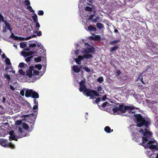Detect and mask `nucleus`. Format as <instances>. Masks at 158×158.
Here are the masks:
<instances>
[{
  "mask_svg": "<svg viewBox=\"0 0 158 158\" xmlns=\"http://www.w3.org/2000/svg\"><path fill=\"white\" fill-rule=\"evenodd\" d=\"M149 151L148 150H147L145 152V153L149 157H150V158H158V153H156V155L155 157H154L153 156H151L153 155V154L154 153L153 152L155 151V150Z\"/></svg>",
  "mask_w": 158,
  "mask_h": 158,
  "instance_id": "12",
  "label": "nucleus"
},
{
  "mask_svg": "<svg viewBox=\"0 0 158 158\" xmlns=\"http://www.w3.org/2000/svg\"><path fill=\"white\" fill-rule=\"evenodd\" d=\"M118 48L117 46H115L110 48V52H111L114 51L116 50Z\"/></svg>",
  "mask_w": 158,
  "mask_h": 158,
  "instance_id": "30",
  "label": "nucleus"
},
{
  "mask_svg": "<svg viewBox=\"0 0 158 158\" xmlns=\"http://www.w3.org/2000/svg\"><path fill=\"white\" fill-rule=\"evenodd\" d=\"M22 121L20 120H18L15 122V124L17 125H19L22 124Z\"/></svg>",
  "mask_w": 158,
  "mask_h": 158,
  "instance_id": "44",
  "label": "nucleus"
},
{
  "mask_svg": "<svg viewBox=\"0 0 158 158\" xmlns=\"http://www.w3.org/2000/svg\"><path fill=\"white\" fill-rule=\"evenodd\" d=\"M25 96L27 97H31L34 98H39L38 94L36 91L32 89L27 90L25 92Z\"/></svg>",
  "mask_w": 158,
  "mask_h": 158,
  "instance_id": "7",
  "label": "nucleus"
},
{
  "mask_svg": "<svg viewBox=\"0 0 158 158\" xmlns=\"http://www.w3.org/2000/svg\"><path fill=\"white\" fill-rule=\"evenodd\" d=\"M119 41V40H114L111 41L109 44L110 45H112L113 44H115L118 43Z\"/></svg>",
  "mask_w": 158,
  "mask_h": 158,
  "instance_id": "28",
  "label": "nucleus"
},
{
  "mask_svg": "<svg viewBox=\"0 0 158 158\" xmlns=\"http://www.w3.org/2000/svg\"><path fill=\"white\" fill-rule=\"evenodd\" d=\"M34 103L35 105H38V102L36 99H34Z\"/></svg>",
  "mask_w": 158,
  "mask_h": 158,
  "instance_id": "51",
  "label": "nucleus"
},
{
  "mask_svg": "<svg viewBox=\"0 0 158 158\" xmlns=\"http://www.w3.org/2000/svg\"><path fill=\"white\" fill-rule=\"evenodd\" d=\"M24 65H25L24 63L23 62H21L19 64L18 66L20 68H22L24 67Z\"/></svg>",
  "mask_w": 158,
  "mask_h": 158,
  "instance_id": "45",
  "label": "nucleus"
},
{
  "mask_svg": "<svg viewBox=\"0 0 158 158\" xmlns=\"http://www.w3.org/2000/svg\"><path fill=\"white\" fill-rule=\"evenodd\" d=\"M152 112L155 114H156V113L157 112V110L156 108L155 107L153 108L152 109Z\"/></svg>",
  "mask_w": 158,
  "mask_h": 158,
  "instance_id": "46",
  "label": "nucleus"
},
{
  "mask_svg": "<svg viewBox=\"0 0 158 158\" xmlns=\"http://www.w3.org/2000/svg\"><path fill=\"white\" fill-rule=\"evenodd\" d=\"M35 23H36L35 28H37V30H39V28L40 27V24L38 22H37Z\"/></svg>",
  "mask_w": 158,
  "mask_h": 158,
  "instance_id": "38",
  "label": "nucleus"
},
{
  "mask_svg": "<svg viewBox=\"0 0 158 158\" xmlns=\"http://www.w3.org/2000/svg\"><path fill=\"white\" fill-rule=\"evenodd\" d=\"M38 30L36 31L35 32V34H37V35L38 36H40L42 35V33L41 31H38Z\"/></svg>",
  "mask_w": 158,
  "mask_h": 158,
  "instance_id": "34",
  "label": "nucleus"
},
{
  "mask_svg": "<svg viewBox=\"0 0 158 158\" xmlns=\"http://www.w3.org/2000/svg\"><path fill=\"white\" fill-rule=\"evenodd\" d=\"M19 72L21 75H24L25 74V73L22 69H19Z\"/></svg>",
  "mask_w": 158,
  "mask_h": 158,
  "instance_id": "39",
  "label": "nucleus"
},
{
  "mask_svg": "<svg viewBox=\"0 0 158 158\" xmlns=\"http://www.w3.org/2000/svg\"><path fill=\"white\" fill-rule=\"evenodd\" d=\"M6 98L4 97H3L2 98V102L4 103L5 102V101H6Z\"/></svg>",
  "mask_w": 158,
  "mask_h": 158,
  "instance_id": "54",
  "label": "nucleus"
},
{
  "mask_svg": "<svg viewBox=\"0 0 158 158\" xmlns=\"http://www.w3.org/2000/svg\"><path fill=\"white\" fill-rule=\"evenodd\" d=\"M117 73L119 75L121 73V72L120 71L118 70L117 71Z\"/></svg>",
  "mask_w": 158,
  "mask_h": 158,
  "instance_id": "63",
  "label": "nucleus"
},
{
  "mask_svg": "<svg viewBox=\"0 0 158 158\" xmlns=\"http://www.w3.org/2000/svg\"><path fill=\"white\" fill-rule=\"evenodd\" d=\"M114 32L115 33H118V30L117 29H115L114 30Z\"/></svg>",
  "mask_w": 158,
  "mask_h": 158,
  "instance_id": "58",
  "label": "nucleus"
},
{
  "mask_svg": "<svg viewBox=\"0 0 158 158\" xmlns=\"http://www.w3.org/2000/svg\"><path fill=\"white\" fill-rule=\"evenodd\" d=\"M103 78L102 77H100L97 79L98 81L100 83H102L103 81Z\"/></svg>",
  "mask_w": 158,
  "mask_h": 158,
  "instance_id": "26",
  "label": "nucleus"
},
{
  "mask_svg": "<svg viewBox=\"0 0 158 158\" xmlns=\"http://www.w3.org/2000/svg\"><path fill=\"white\" fill-rule=\"evenodd\" d=\"M9 134L10 136L9 137V140H17L15 139V138H16V135L15 134V133L14 131L12 130L10 131V132Z\"/></svg>",
  "mask_w": 158,
  "mask_h": 158,
  "instance_id": "13",
  "label": "nucleus"
},
{
  "mask_svg": "<svg viewBox=\"0 0 158 158\" xmlns=\"http://www.w3.org/2000/svg\"><path fill=\"white\" fill-rule=\"evenodd\" d=\"M82 68L84 69L87 72L89 73L91 71L90 69H89L87 67L85 66L84 67H82Z\"/></svg>",
  "mask_w": 158,
  "mask_h": 158,
  "instance_id": "29",
  "label": "nucleus"
},
{
  "mask_svg": "<svg viewBox=\"0 0 158 158\" xmlns=\"http://www.w3.org/2000/svg\"><path fill=\"white\" fill-rule=\"evenodd\" d=\"M33 110H35L37 109V110L34 111V112H36L38 110V105H35L33 107Z\"/></svg>",
  "mask_w": 158,
  "mask_h": 158,
  "instance_id": "31",
  "label": "nucleus"
},
{
  "mask_svg": "<svg viewBox=\"0 0 158 158\" xmlns=\"http://www.w3.org/2000/svg\"><path fill=\"white\" fill-rule=\"evenodd\" d=\"M102 88L100 86H98L97 88V90L98 91H102Z\"/></svg>",
  "mask_w": 158,
  "mask_h": 158,
  "instance_id": "53",
  "label": "nucleus"
},
{
  "mask_svg": "<svg viewBox=\"0 0 158 158\" xmlns=\"http://www.w3.org/2000/svg\"><path fill=\"white\" fill-rule=\"evenodd\" d=\"M0 144L4 147H10L12 149L15 148V146L11 143H8V141L3 139H0Z\"/></svg>",
  "mask_w": 158,
  "mask_h": 158,
  "instance_id": "8",
  "label": "nucleus"
},
{
  "mask_svg": "<svg viewBox=\"0 0 158 158\" xmlns=\"http://www.w3.org/2000/svg\"><path fill=\"white\" fill-rule=\"evenodd\" d=\"M27 9H28L29 11L31 12H34V10L32 9V7L30 5L27 6Z\"/></svg>",
  "mask_w": 158,
  "mask_h": 158,
  "instance_id": "32",
  "label": "nucleus"
},
{
  "mask_svg": "<svg viewBox=\"0 0 158 158\" xmlns=\"http://www.w3.org/2000/svg\"><path fill=\"white\" fill-rule=\"evenodd\" d=\"M10 86L11 89L12 91H14L15 90V88L12 85H10Z\"/></svg>",
  "mask_w": 158,
  "mask_h": 158,
  "instance_id": "52",
  "label": "nucleus"
},
{
  "mask_svg": "<svg viewBox=\"0 0 158 158\" xmlns=\"http://www.w3.org/2000/svg\"><path fill=\"white\" fill-rule=\"evenodd\" d=\"M19 131L18 132V135H16V138L17 139L21 138L23 137L27 136L29 135L28 134H25L23 131V129L19 127Z\"/></svg>",
  "mask_w": 158,
  "mask_h": 158,
  "instance_id": "10",
  "label": "nucleus"
},
{
  "mask_svg": "<svg viewBox=\"0 0 158 158\" xmlns=\"http://www.w3.org/2000/svg\"><path fill=\"white\" fill-rule=\"evenodd\" d=\"M109 104L106 102L103 103L101 106L98 105L99 108L102 110H105L104 108L106 107L107 106H108Z\"/></svg>",
  "mask_w": 158,
  "mask_h": 158,
  "instance_id": "16",
  "label": "nucleus"
},
{
  "mask_svg": "<svg viewBox=\"0 0 158 158\" xmlns=\"http://www.w3.org/2000/svg\"><path fill=\"white\" fill-rule=\"evenodd\" d=\"M12 67L11 65H8L6 66L5 68V70L7 71V72H8L9 70L10 69H12Z\"/></svg>",
  "mask_w": 158,
  "mask_h": 158,
  "instance_id": "33",
  "label": "nucleus"
},
{
  "mask_svg": "<svg viewBox=\"0 0 158 158\" xmlns=\"http://www.w3.org/2000/svg\"><path fill=\"white\" fill-rule=\"evenodd\" d=\"M83 93L84 95H86L87 97H90V98L91 99L95 98L99 95V94L96 91L87 89H85L83 92Z\"/></svg>",
  "mask_w": 158,
  "mask_h": 158,
  "instance_id": "6",
  "label": "nucleus"
},
{
  "mask_svg": "<svg viewBox=\"0 0 158 158\" xmlns=\"http://www.w3.org/2000/svg\"><path fill=\"white\" fill-rule=\"evenodd\" d=\"M34 53V52L31 51H24L22 52V55L24 57H27L25 59V60L27 62H29L31 61V59L33 57V56L31 55Z\"/></svg>",
  "mask_w": 158,
  "mask_h": 158,
  "instance_id": "9",
  "label": "nucleus"
},
{
  "mask_svg": "<svg viewBox=\"0 0 158 158\" xmlns=\"http://www.w3.org/2000/svg\"><path fill=\"white\" fill-rule=\"evenodd\" d=\"M85 1L86 2L87 4L89 5H90V4L92 3L93 2L92 0H86V1L85 0Z\"/></svg>",
  "mask_w": 158,
  "mask_h": 158,
  "instance_id": "40",
  "label": "nucleus"
},
{
  "mask_svg": "<svg viewBox=\"0 0 158 158\" xmlns=\"http://www.w3.org/2000/svg\"><path fill=\"white\" fill-rule=\"evenodd\" d=\"M72 69L73 70V71H74L75 73H78L80 71V68H82V66H80V68H79L77 65H74L72 66Z\"/></svg>",
  "mask_w": 158,
  "mask_h": 158,
  "instance_id": "15",
  "label": "nucleus"
},
{
  "mask_svg": "<svg viewBox=\"0 0 158 158\" xmlns=\"http://www.w3.org/2000/svg\"><path fill=\"white\" fill-rule=\"evenodd\" d=\"M41 60V58L40 57H38L37 58H34V61L37 62L40 61Z\"/></svg>",
  "mask_w": 158,
  "mask_h": 158,
  "instance_id": "37",
  "label": "nucleus"
},
{
  "mask_svg": "<svg viewBox=\"0 0 158 158\" xmlns=\"http://www.w3.org/2000/svg\"><path fill=\"white\" fill-rule=\"evenodd\" d=\"M8 72H12V73H15V70H13L12 71L11 70V71H8Z\"/></svg>",
  "mask_w": 158,
  "mask_h": 158,
  "instance_id": "62",
  "label": "nucleus"
},
{
  "mask_svg": "<svg viewBox=\"0 0 158 158\" xmlns=\"http://www.w3.org/2000/svg\"><path fill=\"white\" fill-rule=\"evenodd\" d=\"M4 77L6 79L8 83H9L11 79L10 76L7 73H5L3 74Z\"/></svg>",
  "mask_w": 158,
  "mask_h": 158,
  "instance_id": "17",
  "label": "nucleus"
},
{
  "mask_svg": "<svg viewBox=\"0 0 158 158\" xmlns=\"http://www.w3.org/2000/svg\"><path fill=\"white\" fill-rule=\"evenodd\" d=\"M44 12L43 10H39L38 13V14L39 15H44Z\"/></svg>",
  "mask_w": 158,
  "mask_h": 158,
  "instance_id": "41",
  "label": "nucleus"
},
{
  "mask_svg": "<svg viewBox=\"0 0 158 158\" xmlns=\"http://www.w3.org/2000/svg\"><path fill=\"white\" fill-rule=\"evenodd\" d=\"M20 94L22 96H23L24 95V90H22L20 92Z\"/></svg>",
  "mask_w": 158,
  "mask_h": 158,
  "instance_id": "50",
  "label": "nucleus"
},
{
  "mask_svg": "<svg viewBox=\"0 0 158 158\" xmlns=\"http://www.w3.org/2000/svg\"><path fill=\"white\" fill-rule=\"evenodd\" d=\"M80 52L79 49H77L75 51V53L76 55H78Z\"/></svg>",
  "mask_w": 158,
  "mask_h": 158,
  "instance_id": "49",
  "label": "nucleus"
},
{
  "mask_svg": "<svg viewBox=\"0 0 158 158\" xmlns=\"http://www.w3.org/2000/svg\"><path fill=\"white\" fill-rule=\"evenodd\" d=\"M2 57L3 58H6V56L5 55V54H3L2 55Z\"/></svg>",
  "mask_w": 158,
  "mask_h": 158,
  "instance_id": "57",
  "label": "nucleus"
},
{
  "mask_svg": "<svg viewBox=\"0 0 158 158\" xmlns=\"http://www.w3.org/2000/svg\"><path fill=\"white\" fill-rule=\"evenodd\" d=\"M101 98H97L95 101V103H97L101 101Z\"/></svg>",
  "mask_w": 158,
  "mask_h": 158,
  "instance_id": "47",
  "label": "nucleus"
},
{
  "mask_svg": "<svg viewBox=\"0 0 158 158\" xmlns=\"http://www.w3.org/2000/svg\"><path fill=\"white\" fill-rule=\"evenodd\" d=\"M146 123V128L141 129L140 132L142 133L143 136L139 139H142V143L145 149L156 151L158 150V144L154 139H151L152 132L149 131L148 126L150 124V121L147 118L144 120Z\"/></svg>",
  "mask_w": 158,
  "mask_h": 158,
  "instance_id": "1",
  "label": "nucleus"
},
{
  "mask_svg": "<svg viewBox=\"0 0 158 158\" xmlns=\"http://www.w3.org/2000/svg\"><path fill=\"white\" fill-rule=\"evenodd\" d=\"M88 30L90 31H96V28L92 25H90L88 27Z\"/></svg>",
  "mask_w": 158,
  "mask_h": 158,
  "instance_id": "20",
  "label": "nucleus"
},
{
  "mask_svg": "<svg viewBox=\"0 0 158 158\" xmlns=\"http://www.w3.org/2000/svg\"><path fill=\"white\" fill-rule=\"evenodd\" d=\"M15 35H14V34L13 33H12L11 35H10V37L12 38H14V37H15Z\"/></svg>",
  "mask_w": 158,
  "mask_h": 158,
  "instance_id": "55",
  "label": "nucleus"
},
{
  "mask_svg": "<svg viewBox=\"0 0 158 158\" xmlns=\"http://www.w3.org/2000/svg\"><path fill=\"white\" fill-rule=\"evenodd\" d=\"M134 109L137 110L139 109V108L138 107L135 108L133 106H124L123 105L118 104L116 106L113 108V110L114 113H117L118 114H121L125 113L127 110H129L128 111V114H127L125 116L130 117L132 114H134L133 115L134 116V113L135 112V110Z\"/></svg>",
  "mask_w": 158,
  "mask_h": 158,
  "instance_id": "5",
  "label": "nucleus"
},
{
  "mask_svg": "<svg viewBox=\"0 0 158 158\" xmlns=\"http://www.w3.org/2000/svg\"><path fill=\"white\" fill-rule=\"evenodd\" d=\"M36 46L35 43H30L29 44V47L30 48H33L35 47Z\"/></svg>",
  "mask_w": 158,
  "mask_h": 158,
  "instance_id": "36",
  "label": "nucleus"
},
{
  "mask_svg": "<svg viewBox=\"0 0 158 158\" xmlns=\"http://www.w3.org/2000/svg\"><path fill=\"white\" fill-rule=\"evenodd\" d=\"M41 68L40 64H37L30 67L29 69L26 72V75L29 78L28 82H34L43 75L46 70V68L44 69V71L41 73L40 75L39 72L36 69L40 70Z\"/></svg>",
  "mask_w": 158,
  "mask_h": 158,
  "instance_id": "3",
  "label": "nucleus"
},
{
  "mask_svg": "<svg viewBox=\"0 0 158 158\" xmlns=\"http://www.w3.org/2000/svg\"><path fill=\"white\" fill-rule=\"evenodd\" d=\"M95 15L94 14L92 15H90V16L89 17L88 19L89 20L92 19L93 17Z\"/></svg>",
  "mask_w": 158,
  "mask_h": 158,
  "instance_id": "43",
  "label": "nucleus"
},
{
  "mask_svg": "<svg viewBox=\"0 0 158 158\" xmlns=\"http://www.w3.org/2000/svg\"><path fill=\"white\" fill-rule=\"evenodd\" d=\"M155 118L156 122V123H158V114L157 113H156V114H155Z\"/></svg>",
  "mask_w": 158,
  "mask_h": 158,
  "instance_id": "42",
  "label": "nucleus"
},
{
  "mask_svg": "<svg viewBox=\"0 0 158 158\" xmlns=\"http://www.w3.org/2000/svg\"><path fill=\"white\" fill-rule=\"evenodd\" d=\"M99 19L98 17H97L96 18L94 19H92V21L94 23H96L97 21V20Z\"/></svg>",
  "mask_w": 158,
  "mask_h": 158,
  "instance_id": "48",
  "label": "nucleus"
},
{
  "mask_svg": "<svg viewBox=\"0 0 158 158\" xmlns=\"http://www.w3.org/2000/svg\"><path fill=\"white\" fill-rule=\"evenodd\" d=\"M104 131L107 133H110L113 131V130H111L109 126H106L104 128Z\"/></svg>",
  "mask_w": 158,
  "mask_h": 158,
  "instance_id": "18",
  "label": "nucleus"
},
{
  "mask_svg": "<svg viewBox=\"0 0 158 158\" xmlns=\"http://www.w3.org/2000/svg\"><path fill=\"white\" fill-rule=\"evenodd\" d=\"M79 3L78 4V8L80 10H81L82 9V6L84 5V3L83 2V0H79Z\"/></svg>",
  "mask_w": 158,
  "mask_h": 158,
  "instance_id": "19",
  "label": "nucleus"
},
{
  "mask_svg": "<svg viewBox=\"0 0 158 158\" xmlns=\"http://www.w3.org/2000/svg\"><path fill=\"white\" fill-rule=\"evenodd\" d=\"M5 63L6 65H11V63L9 59L8 58H6L5 60Z\"/></svg>",
  "mask_w": 158,
  "mask_h": 158,
  "instance_id": "24",
  "label": "nucleus"
},
{
  "mask_svg": "<svg viewBox=\"0 0 158 158\" xmlns=\"http://www.w3.org/2000/svg\"><path fill=\"white\" fill-rule=\"evenodd\" d=\"M23 127L24 129L26 130H28L29 128V126L27 124L25 123H23L22 124Z\"/></svg>",
  "mask_w": 158,
  "mask_h": 158,
  "instance_id": "25",
  "label": "nucleus"
},
{
  "mask_svg": "<svg viewBox=\"0 0 158 158\" xmlns=\"http://www.w3.org/2000/svg\"><path fill=\"white\" fill-rule=\"evenodd\" d=\"M97 27L99 29H102L104 28L103 24L101 23H97Z\"/></svg>",
  "mask_w": 158,
  "mask_h": 158,
  "instance_id": "22",
  "label": "nucleus"
},
{
  "mask_svg": "<svg viewBox=\"0 0 158 158\" xmlns=\"http://www.w3.org/2000/svg\"><path fill=\"white\" fill-rule=\"evenodd\" d=\"M32 19L34 21L35 23L37 22H38V19L37 16L36 14H33V15L32 16Z\"/></svg>",
  "mask_w": 158,
  "mask_h": 158,
  "instance_id": "23",
  "label": "nucleus"
},
{
  "mask_svg": "<svg viewBox=\"0 0 158 158\" xmlns=\"http://www.w3.org/2000/svg\"><path fill=\"white\" fill-rule=\"evenodd\" d=\"M80 88L79 90L81 92H83L85 89H86V86L84 85L85 83V80H81L80 82Z\"/></svg>",
  "mask_w": 158,
  "mask_h": 158,
  "instance_id": "11",
  "label": "nucleus"
},
{
  "mask_svg": "<svg viewBox=\"0 0 158 158\" xmlns=\"http://www.w3.org/2000/svg\"><path fill=\"white\" fill-rule=\"evenodd\" d=\"M24 4L26 6H28L30 5V2L29 0H25Z\"/></svg>",
  "mask_w": 158,
  "mask_h": 158,
  "instance_id": "35",
  "label": "nucleus"
},
{
  "mask_svg": "<svg viewBox=\"0 0 158 158\" xmlns=\"http://www.w3.org/2000/svg\"><path fill=\"white\" fill-rule=\"evenodd\" d=\"M140 79L141 81H142V83L143 84H145L144 82L143 81V78L142 77H141V78H140Z\"/></svg>",
  "mask_w": 158,
  "mask_h": 158,
  "instance_id": "59",
  "label": "nucleus"
},
{
  "mask_svg": "<svg viewBox=\"0 0 158 158\" xmlns=\"http://www.w3.org/2000/svg\"><path fill=\"white\" fill-rule=\"evenodd\" d=\"M106 96H104L102 98V100L103 101H104L106 100Z\"/></svg>",
  "mask_w": 158,
  "mask_h": 158,
  "instance_id": "56",
  "label": "nucleus"
},
{
  "mask_svg": "<svg viewBox=\"0 0 158 158\" xmlns=\"http://www.w3.org/2000/svg\"><path fill=\"white\" fill-rule=\"evenodd\" d=\"M13 46L16 48V49L17 48V44H14Z\"/></svg>",
  "mask_w": 158,
  "mask_h": 158,
  "instance_id": "61",
  "label": "nucleus"
},
{
  "mask_svg": "<svg viewBox=\"0 0 158 158\" xmlns=\"http://www.w3.org/2000/svg\"><path fill=\"white\" fill-rule=\"evenodd\" d=\"M85 10L86 11H89L90 12L93 11V9L89 6H86Z\"/></svg>",
  "mask_w": 158,
  "mask_h": 158,
  "instance_id": "27",
  "label": "nucleus"
},
{
  "mask_svg": "<svg viewBox=\"0 0 158 158\" xmlns=\"http://www.w3.org/2000/svg\"><path fill=\"white\" fill-rule=\"evenodd\" d=\"M41 50L39 49V50H38V51H37V52H38L39 53H40V54H41L42 53L41 52H40V51H41Z\"/></svg>",
  "mask_w": 158,
  "mask_h": 158,
  "instance_id": "64",
  "label": "nucleus"
},
{
  "mask_svg": "<svg viewBox=\"0 0 158 158\" xmlns=\"http://www.w3.org/2000/svg\"><path fill=\"white\" fill-rule=\"evenodd\" d=\"M26 43L24 42H21L20 43V46L21 48H23L26 46Z\"/></svg>",
  "mask_w": 158,
  "mask_h": 158,
  "instance_id": "21",
  "label": "nucleus"
},
{
  "mask_svg": "<svg viewBox=\"0 0 158 158\" xmlns=\"http://www.w3.org/2000/svg\"><path fill=\"white\" fill-rule=\"evenodd\" d=\"M31 38V36H29L28 37L26 38H22L21 37H18L17 36H15V37L14 38V39L16 40H28Z\"/></svg>",
  "mask_w": 158,
  "mask_h": 158,
  "instance_id": "14",
  "label": "nucleus"
},
{
  "mask_svg": "<svg viewBox=\"0 0 158 158\" xmlns=\"http://www.w3.org/2000/svg\"><path fill=\"white\" fill-rule=\"evenodd\" d=\"M134 116L135 117V121L136 122L137 125H132L130 126V129L132 132V140H134L137 143L139 142V144L142 145L141 143L139 142V137L138 132H139L140 134L142 133L140 132V130L142 129H144L145 127L146 122L144 120L147 118L150 121V120L147 117L142 116L141 114H134Z\"/></svg>",
  "mask_w": 158,
  "mask_h": 158,
  "instance_id": "2",
  "label": "nucleus"
},
{
  "mask_svg": "<svg viewBox=\"0 0 158 158\" xmlns=\"http://www.w3.org/2000/svg\"><path fill=\"white\" fill-rule=\"evenodd\" d=\"M84 47V48H82V49L80 50V52L85 54L83 56H78L77 58L75 59V61L78 64H81V60H83L84 58L88 59L92 58L93 56L88 53H94L95 52L94 48L89 44L85 43Z\"/></svg>",
  "mask_w": 158,
  "mask_h": 158,
  "instance_id": "4",
  "label": "nucleus"
},
{
  "mask_svg": "<svg viewBox=\"0 0 158 158\" xmlns=\"http://www.w3.org/2000/svg\"><path fill=\"white\" fill-rule=\"evenodd\" d=\"M41 44H40L39 43L37 45V46L38 47H41Z\"/></svg>",
  "mask_w": 158,
  "mask_h": 158,
  "instance_id": "60",
  "label": "nucleus"
}]
</instances>
